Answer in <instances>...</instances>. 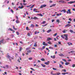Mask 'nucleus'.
Masks as SVG:
<instances>
[{"label": "nucleus", "instance_id": "21", "mask_svg": "<svg viewBox=\"0 0 75 75\" xmlns=\"http://www.w3.org/2000/svg\"><path fill=\"white\" fill-rule=\"evenodd\" d=\"M41 65L42 66V67H45V66H46L45 65L43 64H41Z\"/></svg>", "mask_w": 75, "mask_h": 75}, {"label": "nucleus", "instance_id": "15", "mask_svg": "<svg viewBox=\"0 0 75 75\" xmlns=\"http://www.w3.org/2000/svg\"><path fill=\"white\" fill-rule=\"evenodd\" d=\"M52 31V30L51 29H50L48 30L47 31V33H50V32H51V31Z\"/></svg>", "mask_w": 75, "mask_h": 75}, {"label": "nucleus", "instance_id": "31", "mask_svg": "<svg viewBox=\"0 0 75 75\" xmlns=\"http://www.w3.org/2000/svg\"><path fill=\"white\" fill-rule=\"evenodd\" d=\"M34 7V5H33L31 7H30L29 8H33Z\"/></svg>", "mask_w": 75, "mask_h": 75}, {"label": "nucleus", "instance_id": "54", "mask_svg": "<svg viewBox=\"0 0 75 75\" xmlns=\"http://www.w3.org/2000/svg\"><path fill=\"white\" fill-rule=\"evenodd\" d=\"M55 21V20H52V23H53V22Z\"/></svg>", "mask_w": 75, "mask_h": 75}, {"label": "nucleus", "instance_id": "6", "mask_svg": "<svg viewBox=\"0 0 75 75\" xmlns=\"http://www.w3.org/2000/svg\"><path fill=\"white\" fill-rule=\"evenodd\" d=\"M18 8H20V9H22V8H24V6H22L21 7H20V6H19L18 7Z\"/></svg>", "mask_w": 75, "mask_h": 75}, {"label": "nucleus", "instance_id": "24", "mask_svg": "<svg viewBox=\"0 0 75 75\" xmlns=\"http://www.w3.org/2000/svg\"><path fill=\"white\" fill-rule=\"evenodd\" d=\"M69 62H67L65 64V65H69Z\"/></svg>", "mask_w": 75, "mask_h": 75}, {"label": "nucleus", "instance_id": "27", "mask_svg": "<svg viewBox=\"0 0 75 75\" xmlns=\"http://www.w3.org/2000/svg\"><path fill=\"white\" fill-rule=\"evenodd\" d=\"M31 52V50H28L27 51V52H28V53H30Z\"/></svg>", "mask_w": 75, "mask_h": 75}, {"label": "nucleus", "instance_id": "34", "mask_svg": "<svg viewBox=\"0 0 75 75\" xmlns=\"http://www.w3.org/2000/svg\"><path fill=\"white\" fill-rule=\"evenodd\" d=\"M38 38V37L37 36H36V37H35L34 39V40H35L36 39H37Z\"/></svg>", "mask_w": 75, "mask_h": 75}, {"label": "nucleus", "instance_id": "8", "mask_svg": "<svg viewBox=\"0 0 75 75\" xmlns=\"http://www.w3.org/2000/svg\"><path fill=\"white\" fill-rule=\"evenodd\" d=\"M37 42L35 43L33 47H37Z\"/></svg>", "mask_w": 75, "mask_h": 75}, {"label": "nucleus", "instance_id": "35", "mask_svg": "<svg viewBox=\"0 0 75 75\" xmlns=\"http://www.w3.org/2000/svg\"><path fill=\"white\" fill-rule=\"evenodd\" d=\"M28 59H29V60H32L33 58L32 57H29L28 58Z\"/></svg>", "mask_w": 75, "mask_h": 75}, {"label": "nucleus", "instance_id": "29", "mask_svg": "<svg viewBox=\"0 0 75 75\" xmlns=\"http://www.w3.org/2000/svg\"><path fill=\"white\" fill-rule=\"evenodd\" d=\"M56 22L58 23V24H59V20L58 19L57 20H56Z\"/></svg>", "mask_w": 75, "mask_h": 75}, {"label": "nucleus", "instance_id": "38", "mask_svg": "<svg viewBox=\"0 0 75 75\" xmlns=\"http://www.w3.org/2000/svg\"><path fill=\"white\" fill-rule=\"evenodd\" d=\"M45 21H44L42 22V24H44L45 23Z\"/></svg>", "mask_w": 75, "mask_h": 75}, {"label": "nucleus", "instance_id": "59", "mask_svg": "<svg viewBox=\"0 0 75 75\" xmlns=\"http://www.w3.org/2000/svg\"><path fill=\"white\" fill-rule=\"evenodd\" d=\"M30 69H31L32 70H33V71H35V70H34V69H33V68H31Z\"/></svg>", "mask_w": 75, "mask_h": 75}, {"label": "nucleus", "instance_id": "23", "mask_svg": "<svg viewBox=\"0 0 75 75\" xmlns=\"http://www.w3.org/2000/svg\"><path fill=\"white\" fill-rule=\"evenodd\" d=\"M38 16H41V17H42V16H43V15H42V14L41 13L38 14Z\"/></svg>", "mask_w": 75, "mask_h": 75}, {"label": "nucleus", "instance_id": "61", "mask_svg": "<svg viewBox=\"0 0 75 75\" xmlns=\"http://www.w3.org/2000/svg\"><path fill=\"white\" fill-rule=\"evenodd\" d=\"M69 21H72V19H71V18H69Z\"/></svg>", "mask_w": 75, "mask_h": 75}, {"label": "nucleus", "instance_id": "25", "mask_svg": "<svg viewBox=\"0 0 75 75\" xmlns=\"http://www.w3.org/2000/svg\"><path fill=\"white\" fill-rule=\"evenodd\" d=\"M35 10H37V9L35 8L33 9V11L36 12V13H37V11H35Z\"/></svg>", "mask_w": 75, "mask_h": 75}, {"label": "nucleus", "instance_id": "55", "mask_svg": "<svg viewBox=\"0 0 75 75\" xmlns=\"http://www.w3.org/2000/svg\"><path fill=\"white\" fill-rule=\"evenodd\" d=\"M72 67H75V64H73L72 65Z\"/></svg>", "mask_w": 75, "mask_h": 75}, {"label": "nucleus", "instance_id": "18", "mask_svg": "<svg viewBox=\"0 0 75 75\" xmlns=\"http://www.w3.org/2000/svg\"><path fill=\"white\" fill-rule=\"evenodd\" d=\"M68 12H69V14H71V10L70 9H69L68 10Z\"/></svg>", "mask_w": 75, "mask_h": 75}, {"label": "nucleus", "instance_id": "28", "mask_svg": "<svg viewBox=\"0 0 75 75\" xmlns=\"http://www.w3.org/2000/svg\"><path fill=\"white\" fill-rule=\"evenodd\" d=\"M6 69H8V68H9V67L8 66V65H6Z\"/></svg>", "mask_w": 75, "mask_h": 75}, {"label": "nucleus", "instance_id": "49", "mask_svg": "<svg viewBox=\"0 0 75 75\" xmlns=\"http://www.w3.org/2000/svg\"><path fill=\"white\" fill-rule=\"evenodd\" d=\"M16 19H17L16 20H18L19 18H18V17L16 16Z\"/></svg>", "mask_w": 75, "mask_h": 75}, {"label": "nucleus", "instance_id": "20", "mask_svg": "<svg viewBox=\"0 0 75 75\" xmlns=\"http://www.w3.org/2000/svg\"><path fill=\"white\" fill-rule=\"evenodd\" d=\"M51 74L52 75H57V74H54L53 73V72H52V71L51 72Z\"/></svg>", "mask_w": 75, "mask_h": 75}, {"label": "nucleus", "instance_id": "37", "mask_svg": "<svg viewBox=\"0 0 75 75\" xmlns=\"http://www.w3.org/2000/svg\"><path fill=\"white\" fill-rule=\"evenodd\" d=\"M47 24H48L47 23H46V24H45V25H42V27H45V26H46L47 25Z\"/></svg>", "mask_w": 75, "mask_h": 75}, {"label": "nucleus", "instance_id": "58", "mask_svg": "<svg viewBox=\"0 0 75 75\" xmlns=\"http://www.w3.org/2000/svg\"><path fill=\"white\" fill-rule=\"evenodd\" d=\"M57 35V33H56L55 34H54V36H56Z\"/></svg>", "mask_w": 75, "mask_h": 75}, {"label": "nucleus", "instance_id": "43", "mask_svg": "<svg viewBox=\"0 0 75 75\" xmlns=\"http://www.w3.org/2000/svg\"><path fill=\"white\" fill-rule=\"evenodd\" d=\"M45 64H46V65H49V63H47V62H45Z\"/></svg>", "mask_w": 75, "mask_h": 75}, {"label": "nucleus", "instance_id": "2", "mask_svg": "<svg viewBox=\"0 0 75 75\" xmlns=\"http://www.w3.org/2000/svg\"><path fill=\"white\" fill-rule=\"evenodd\" d=\"M46 6H47V5L45 4L42 5L40 7V8H43V7H45Z\"/></svg>", "mask_w": 75, "mask_h": 75}, {"label": "nucleus", "instance_id": "60", "mask_svg": "<svg viewBox=\"0 0 75 75\" xmlns=\"http://www.w3.org/2000/svg\"><path fill=\"white\" fill-rule=\"evenodd\" d=\"M55 55H54L53 57L52 58H53V59H55Z\"/></svg>", "mask_w": 75, "mask_h": 75}, {"label": "nucleus", "instance_id": "9", "mask_svg": "<svg viewBox=\"0 0 75 75\" xmlns=\"http://www.w3.org/2000/svg\"><path fill=\"white\" fill-rule=\"evenodd\" d=\"M67 44H68V45H69V46L70 45H72V43H69V42H68L67 43Z\"/></svg>", "mask_w": 75, "mask_h": 75}, {"label": "nucleus", "instance_id": "17", "mask_svg": "<svg viewBox=\"0 0 75 75\" xmlns=\"http://www.w3.org/2000/svg\"><path fill=\"white\" fill-rule=\"evenodd\" d=\"M59 56H61V57H64V55L63 54H59Z\"/></svg>", "mask_w": 75, "mask_h": 75}, {"label": "nucleus", "instance_id": "1", "mask_svg": "<svg viewBox=\"0 0 75 75\" xmlns=\"http://www.w3.org/2000/svg\"><path fill=\"white\" fill-rule=\"evenodd\" d=\"M64 36L65 37V40H66L67 41V40H68V35L64 34Z\"/></svg>", "mask_w": 75, "mask_h": 75}, {"label": "nucleus", "instance_id": "45", "mask_svg": "<svg viewBox=\"0 0 75 75\" xmlns=\"http://www.w3.org/2000/svg\"><path fill=\"white\" fill-rule=\"evenodd\" d=\"M16 33L17 35H19V33H18V32H16Z\"/></svg>", "mask_w": 75, "mask_h": 75}, {"label": "nucleus", "instance_id": "46", "mask_svg": "<svg viewBox=\"0 0 75 75\" xmlns=\"http://www.w3.org/2000/svg\"><path fill=\"white\" fill-rule=\"evenodd\" d=\"M30 47H28L26 49V50H30Z\"/></svg>", "mask_w": 75, "mask_h": 75}, {"label": "nucleus", "instance_id": "16", "mask_svg": "<svg viewBox=\"0 0 75 75\" xmlns=\"http://www.w3.org/2000/svg\"><path fill=\"white\" fill-rule=\"evenodd\" d=\"M52 40V38H48L47 39V41H48L49 40Z\"/></svg>", "mask_w": 75, "mask_h": 75}, {"label": "nucleus", "instance_id": "4", "mask_svg": "<svg viewBox=\"0 0 75 75\" xmlns=\"http://www.w3.org/2000/svg\"><path fill=\"white\" fill-rule=\"evenodd\" d=\"M75 3V1H71L70 2H68V4H73V3Z\"/></svg>", "mask_w": 75, "mask_h": 75}, {"label": "nucleus", "instance_id": "5", "mask_svg": "<svg viewBox=\"0 0 75 75\" xmlns=\"http://www.w3.org/2000/svg\"><path fill=\"white\" fill-rule=\"evenodd\" d=\"M42 45H45V46H47V44L45 43V42H43L42 43Z\"/></svg>", "mask_w": 75, "mask_h": 75}, {"label": "nucleus", "instance_id": "13", "mask_svg": "<svg viewBox=\"0 0 75 75\" xmlns=\"http://www.w3.org/2000/svg\"><path fill=\"white\" fill-rule=\"evenodd\" d=\"M71 26V25L69 24H67L66 25H65V27H70Z\"/></svg>", "mask_w": 75, "mask_h": 75}, {"label": "nucleus", "instance_id": "53", "mask_svg": "<svg viewBox=\"0 0 75 75\" xmlns=\"http://www.w3.org/2000/svg\"><path fill=\"white\" fill-rule=\"evenodd\" d=\"M52 5V7H55V4H53Z\"/></svg>", "mask_w": 75, "mask_h": 75}, {"label": "nucleus", "instance_id": "32", "mask_svg": "<svg viewBox=\"0 0 75 75\" xmlns=\"http://www.w3.org/2000/svg\"><path fill=\"white\" fill-rule=\"evenodd\" d=\"M61 37H62V38H63V39H64V38H65V37H64V36L62 35H61Z\"/></svg>", "mask_w": 75, "mask_h": 75}, {"label": "nucleus", "instance_id": "63", "mask_svg": "<svg viewBox=\"0 0 75 75\" xmlns=\"http://www.w3.org/2000/svg\"><path fill=\"white\" fill-rule=\"evenodd\" d=\"M26 30H28V27H26Z\"/></svg>", "mask_w": 75, "mask_h": 75}, {"label": "nucleus", "instance_id": "41", "mask_svg": "<svg viewBox=\"0 0 75 75\" xmlns=\"http://www.w3.org/2000/svg\"><path fill=\"white\" fill-rule=\"evenodd\" d=\"M8 30L9 31H13V30L11 29L10 28H8Z\"/></svg>", "mask_w": 75, "mask_h": 75}, {"label": "nucleus", "instance_id": "52", "mask_svg": "<svg viewBox=\"0 0 75 75\" xmlns=\"http://www.w3.org/2000/svg\"><path fill=\"white\" fill-rule=\"evenodd\" d=\"M56 75H60V73L58 72V73H57V74H56Z\"/></svg>", "mask_w": 75, "mask_h": 75}, {"label": "nucleus", "instance_id": "14", "mask_svg": "<svg viewBox=\"0 0 75 75\" xmlns=\"http://www.w3.org/2000/svg\"><path fill=\"white\" fill-rule=\"evenodd\" d=\"M4 39H3L1 41H0V42H2V43H3V44H4Z\"/></svg>", "mask_w": 75, "mask_h": 75}, {"label": "nucleus", "instance_id": "12", "mask_svg": "<svg viewBox=\"0 0 75 75\" xmlns=\"http://www.w3.org/2000/svg\"><path fill=\"white\" fill-rule=\"evenodd\" d=\"M70 31V33H74V34H75V32H74V31H73V30H69Z\"/></svg>", "mask_w": 75, "mask_h": 75}, {"label": "nucleus", "instance_id": "42", "mask_svg": "<svg viewBox=\"0 0 75 75\" xmlns=\"http://www.w3.org/2000/svg\"><path fill=\"white\" fill-rule=\"evenodd\" d=\"M19 51L21 52V51L22 50V47H20L19 49Z\"/></svg>", "mask_w": 75, "mask_h": 75}, {"label": "nucleus", "instance_id": "62", "mask_svg": "<svg viewBox=\"0 0 75 75\" xmlns=\"http://www.w3.org/2000/svg\"><path fill=\"white\" fill-rule=\"evenodd\" d=\"M62 75H65L66 74H65V73H62Z\"/></svg>", "mask_w": 75, "mask_h": 75}, {"label": "nucleus", "instance_id": "33", "mask_svg": "<svg viewBox=\"0 0 75 75\" xmlns=\"http://www.w3.org/2000/svg\"><path fill=\"white\" fill-rule=\"evenodd\" d=\"M48 44H52V43H51V41H49V42H47Z\"/></svg>", "mask_w": 75, "mask_h": 75}, {"label": "nucleus", "instance_id": "64", "mask_svg": "<svg viewBox=\"0 0 75 75\" xmlns=\"http://www.w3.org/2000/svg\"><path fill=\"white\" fill-rule=\"evenodd\" d=\"M54 47H57V45H54Z\"/></svg>", "mask_w": 75, "mask_h": 75}, {"label": "nucleus", "instance_id": "47", "mask_svg": "<svg viewBox=\"0 0 75 75\" xmlns=\"http://www.w3.org/2000/svg\"><path fill=\"white\" fill-rule=\"evenodd\" d=\"M45 48V46H44L42 47V49H43H43H44Z\"/></svg>", "mask_w": 75, "mask_h": 75}, {"label": "nucleus", "instance_id": "57", "mask_svg": "<svg viewBox=\"0 0 75 75\" xmlns=\"http://www.w3.org/2000/svg\"><path fill=\"white\" fill-rule=\"evenodd\" d=\"M7 58H10V56L8 55L7 56Z\"/></svg>", "mask_w": 75, "mask_h": 75}, {"label": "nucleus", "instance_id": "48", "mask_svg": "<svg viewBox=\"0 0 75 75\" xmlns=\"http://www.w3.org/2000/svg\"><path fill=\"white\" fill-rule=\"evenodd\" d=\"M70 52H71V53H74V52H75V51H71Z\"/></svg>", "mask_w": 75, "mask_h": 75}, {"label": "nucleus", "instance_id": "3", "mask_svg": "<svg viewBox=\"0 0 75 75\" xmlns=\"http://www.w3.org/2000/svg\"><path fill=\"white\" fill-rule=\"evenodd\" d=\"M59 3H66V2H65L63 0H61L59 1Z\"/></svg>", "mask_w": 75, "mask_h": 75}, {"label": "nucleus", "instance_id": "10", "mask_svg": "<svg viewBox=\"0 0 75 75\" xmlns=\"http://www.w3.org/2000/svg\"><path fill=\"white\" fill-rule=\"evenodd\" d=\"M61 12H64V13H65L66 12V11L65 10V9H63L61 11Z\"/></svg>", "mask_w": 75, "mask_h": 75}, {"label": "nucleus", "instance_id": "22", "mask_svg": "<svg viewBox=\"0 0 75 75\" xmlns=\"http://www.w3.org/2000/svg\"><path fill=\"white\" fill-rule=\"evenodd\" d=\"M62 71H63L64 72H67V70L65 69H62Z\"/></svg>", "mask_w": 75, "mask_h": 75}, {"label": "nucleus", "instance_id": "30", "mask_svg": "<svg viewBox=\"0 0 75 75\" xmlns=\"http://www.w3.org/2000/svg\"><path fill=\"white\" fill-rule=\"evenodd\" d=\"M49 49L50 50H53L54 49V48L52 47H51V46L49 47Z\"/></svg>", "mask_w": 75, "mask_h": 75}, {"label": "nucleus", "instance_id": "50", "mask_svg": "<svg viewBox=\"0 0 75 75\" xmlns=\"http://www.w3.org/2000/svg\"><path fill=\"white\" fill-rule=\"evenodd\" d=\"M62 61H64V62H67V61H66V60H65V59H62Z\"/></svg>", "mask_w": 75, "mask_h": 75}, {"label": "nucleus", "instance_id": "26", "mask_svg": "<svg viewBox=\"0 0 75 75\" xmlns=\"http://www.w3.org/2000/svg\"><path fill=\"white\" fill-rule=\"evenodd\" d=\"M16 23H17L18 24V23H20V21H18V20H16Z\"/></svg>", "mask_w": 75, "mask_h": 75}, {"label": "nucleus", "instance_id": "40", "mask_svg": "<svg viewBox=\"0 0 75 75\" xmlns=\"http://www.w3.org/2000/svg\"><path fill=\"white\" fill-rule=\"evenodd\" d=\"M13 29H14V30H17V28H15V27H14V26H13Z\"/></svg>", "mask_w": 75, "mask_h": 75}, {"label": "nucleus", "instance_id": "19", "mask_svg": "<svg viewBox=\"0 0 75 75\" xmlns=\"http://www.w3.org/2000/svg\"><path fill=\"white\" fill-rule=\"evenodd\" d=\"M30 27H31V28H33V27H34V25L33 24H31L30 25Z\"/></svg>", "mask_w": 75, "mask_h": 75}, {"label": "nucleus", "instance_id": "51", "mask_svg": "<svg viewBox=\"0 0 75 75\" xmlns=\"http://www.w3.org/2000/svg\"><path fill=\"white\" fill-rule=\"evenodd\" d=\"M58 37H59V36H57L56 37L57 39V40H59V39H58Z\"/></svg>", "mask_w": 75, "mask_h": 75}, {"label": "nucleus", "instance_id": "44", "mask_svg": "<svg viewBox=\"0 0 75 75\" xmlns=\"http://www.w3.org/2000/svg\"><path fill=\"white\" fill-rule=\"evenodd\" d=\"M11 11L12 13H14V11H13V10L12 9H11Z\"/></svg>", "mask_w": 75, "mask_h": 75}, {"label": "nucleus", "instance_id": "39", "mask_svg": "<svg viewBox=\"0 0 75 75\" xmlns=\"http://www.w3.org/2000/svg\"><path fill=\"white\" fill-rule=\"evenodd\" d=\"M41 60L42 61H45V59L44 58H42L41 59Z\"/></svg>", "mask_w": 75, "mask_h": 75}, {"label": "nucleus", "instance_id": "36", "mask_svg": "<svg viewBox=\"0 0 75 75\" xmlns=\"http://www.w3.org/2000/svg\"><path fill=\"white\" fill-rule=\"evenodd\" d=\"M27 35L28 36V37H30V34L29 33H28L27 34Z\"/></svg>", "mask_w": 75, "mask_h": 75}, {"label": "nucleus", "instance_id": "56", "mask_svg": "<svg viewBox=\"0 0 75 75\" xmlns=\"http://www.w3.org/2000/svg\"><path fill=\"white\" fill-rule=\"evenodd\" d=\"M53 70H55V71L57 70V69L54 68H53Z\"/></svg>", "mask_w": 75, "mask_h": 75}, {"label": "nucleus", "instance_id": "11", "mask_svg": "<svg viewBox=\"0 0 75 75\" xmlns=\"http://www.w3.org/2000/svg\"><path fill=\"white\" fill-rule=\"evenodd\" d=\"M59 68H64V67L62 66V65L60 64H59Z\"/></svg>", "mask_w": 75, "mask_h": 75}, {"label": "nucleus", "instance_id": "7", "mask_svg": "<svg viewBox=\"0 0 75 75\" xmlns=\"http://www.w3.org/2000/svg\"><path fill=\"white\" fill-rule=\"evenodd\" d=\"M33 19L34 20H39V18L36 17H34Z\"/></svg>", "mask_w": 75, "mask_h": 75}]
</instances>
